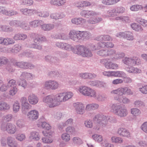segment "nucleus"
I'll return each mask as SVG.
<instances>
[{"mask_svg": "<svg viewBox=\"0 0 147 147\" xmlns=\"http://www.w3.org/2000/svg\"><path fill=\"white\" fill-rule=\"evenodd\" d=\"M65 16V15L63 13H51L50 15V17L51 18L55 20H57L64 18Z\"/></svg>", "mask_w": 147, "mask_h": 147, "instance_id": "c85d7f7f", "label": "nucleus"}, {"mask_svg": "<svg viewBox=\"0 0 147 147\" xmlns=\"http://www.w3.org/2000/svg\"><path fill=\"white\" fill-rule=\"evenodd\" d=\"M80 14L82 17L86 18H88L91 16H94L99 14L98 13L94 11L82 10L80 11Z\"/></svg>", "mask_w": 147, "mask_h": 147, "instance_id": "a211bd4d", "label": "nucleus"}, {"mask_svg": "<svg viewBox=\"0 0 147 147\" xmlns=\"http://www.w3.org/2000/svg\"><path fill=\"white\" fill-rule=\"evenodd\" d=\"M114 46V45L111 42L100 41L96 45L92 46L91 49L93 50H96L105 47L108 48H113Z\"/></svg>", "mask_w": 147, "mask_h": 147, "instance_id": "1a4fd4ad", "label": "nucleus"}, {"mask_svg": "<svg viewBox=\"0 0 147 147\" xmlns=\"http://www.w3.org/2000/svg\"><path fill=\"white\" fill-rule=\"evenodd\" d=\"M86 47L84 45H79L76 46V49H74L73 52L78 55L82 56Z\"/></svg>", "mask_w": 147, "mask_h": 147, "instance_id": "4be33fe9", "label": "nucleus"}, {"mask_svg": "<svg viewBox=\"0 0 147 147\" xmlns=\"http://www.w3.org/2000/svg\"><path fill=\"white\" fill-rule=\"evenodd\" d=\"M110 93L112 95L121 96L123 95H132L133 91L128 87H121L111 90Z\"/></svg>", "mask_w": 147, "mask_h": 147, "instance_id": "423d86ee", "label": "nucleus"}, {"mask_svg": "<svg viewBox=\"0 0 147 147\" xmlns=\"http://www.w3.org/2000/svg\"><path fill=\"white\" fill-rule=\"evenodd\" d=\"M48 137H42V142L45 144H50L51 143L53 142V139L51 137H49L48 138Z\"/></svg>", "mask_w": 147, "mask_h": 147, "instance_id": "338daca9", "label": "nucleus"}, {"mask_svg": "<svg viewBox=\"0 0 147 147\" xmlns=\"http://www.w3.org/2000/svg\"><path fill=\"white\" fill-rule=\"evenodd\" d=\"M92 138L95 141L98 143L101 142L103 140L102 136L96 134H93Z\"/></svg>", "mask_w": 147, "mask_h": 147, "instance_id": "a18cd8bd", "label": "nucleus"}, {"mask_svg": "<svg viewBox=\"0 0 147 147\" xmlns=\"http://www.w3.org/2000/svg\"><path fill=\"white\" fill-rule=\"evenodd\" d=\"M40 136L39 133L36 131H32L30 133L29 139L35 141H38L40 140Z\"/></svg>", "mask_w": 147, "mask_h": 147, "instance_id": "a878e982", "label": "nucleus"}, {"mask_svg": "<svg viewBox=\"0 0 147 147\" xmlns=\"http://www.w3.org/2000/svg\"><path fill=\"white\" fill-rule=\"evenodd\" d=\"M20 11L22 14L26 16H30L36 12V10L34 9L27 8L21 9Z\"/></svg>", "mask_w": 147, "mask_h": 147, "instance_id": "b1692460", "label": "nucleus"}, {"mask_svg": "<svg viewBox=\"0 0 147 147\" xmlns=\"http://www.w3.org/2000/svg\"><path fill=\"white\" fill-rule=\"evenodd\" d=\"M22 49V45L21 44H16L12 49L9 48L5 47L1 48L0 51L3 52L17 53Z\"/></svg>", "mask_w": 147, "mask_h": 147, "instance_id": "ddd939ff", "label": "nucleus"}, {"mask_svg": "<svg viewBox=\"0 0 147 147\" xmlns=\"http://www.w3.org/2000/svg\"><path fill=\"white\" fill-rule=\"evenodd\" d=\"M111 140L113 143L116 144H121L123 142V139L119 137L112 136L111 137Z\"/></svg>", "mask_w": 147, "mask_h": 147, "instance_id": "ea45409f", "label": "nucleus"}, {"mask_svg": "<svg viewBox=\"0 0 147 147\" xmlns=\"http://www.w3.org/2000/svg\"><path fill=\"white\" fill-rule=\"evenodd\" d=\"M41 28L44 31H49L54 28L55 25L52 23H43L41 25Z\"/></svg>", "mask_w": 147, "mask_h": 147, "instance_id": "393cba45", "label": "nucleus"}, {"mask_svg": "<svg viewBox=\"0 0 147 147\" xmlns=\"http://www.w3.org/2000/svg\"><path fill=\"white\" fill-rule=\"evenodd\" d=\"M134 106L137 107H144L145 106V103L141 100H135L134 103Z\"/></svg>", "mask_w": 147, "mask_h": 147, "instance_id": "052dcab7", "label": "nucleus"}, {"mask_svg": "<svg viewBox=\"0 0 147 147\" xmlns=\"http://www.w3.org/2000/svg\"><path fill=\"white\" fill-rule=\"evenodd\" d=\"M44 86L47 90H55L59 87V84L57 81L51 80L46 81L44 83Z\"/></svg>", "mask_w": 147, "mask_h": 147, "instance_id": "9d476101", "label": "nucleus"}, {"mask_svg": "<svg viewBox=\"0 0 147 147\" xmlns=\"http://www.w3.org/2000/svg\"><path fill=\"white\" fill-rule=\"evenodd\" d=\"M32 35L34 36V43L31 45V47L38 50H41L42 47L39 42L46 41L47 39L45 37L36 33H32Z\"/></svg>", "mask_w": 147, "mask_h": 147, "instance_id": "39448f33", "label": "nucleus"}, {"mask_svg": "<svg viewBox=\"0 0 147 147\" xmlns=\"http://www.w3.org/2000/svg\"><path fill=\"white\" fill-rule=\"evenodd\" d=\"M102 18L98 16H94L89 18L87 20L88 23L90 24H95L101 22Z\"/></svg>", "mask_w": 147, "mask_h": 147, "instance_id": "cd10ccee", "label": "nucleus"}, {"mask_svg": "<svg viewBox=\"0 0 147 147\" xmlns=\"http://www.w3.org/2000/svg\"><path fill=\"white\" fill-rule=\"evenodd\" d=\"M71 22L73 24L82 26L86 23V20L82 18L75 17L71 19Z\"/></svg>", "mask_w": 147, "mask_h": 147, "instance_id": "aec40b11", "label": "nucleus"}, {"mask_svg": "<svg viewBox=\"0 0 147 147\" xmlns=\"http://www.w3.org/2000/svg\"><path fill=\"white\" fill-rule=\"evenodd\" d=\"M130 26L133 30L137 32H141L143 30L141 25L137 23H133L131 24Z\"/></svg>", "mask_w": 147, "mask_h": 147, "instance_id": "f704fd0d", "label": "nucleus"}, {"mask_svg": "<svg viewBox=\"0 0 147 147\" xmlns=\"http://www.w3.org/2000/svg\"><path fill=\"white\" fill-rule=\"evenodd\" d=\"M73 95L70 91L60 93L55 95H50L44 97L43 101L49 108H54L59 105L61 102L67 101Z\"/></svg>", "mask_w": 147, "mask_h": 147, "instance_id": "f257e3e1", "label": "nucleus"}, {"mask_svg": "<svg viewBox=\"0 0 147 147\" xmlns=\"http://www.w3.org/2000/svg\"><path fill=\"white\" fill-rule=\"evenodd\" d=\"M15 138L18 141L22 142L26 139V136L25 134L19 133L16 134Z\"/></svg>", "mask_w": 147, "mask_h": 147, "instance_id": "a19ab883", "label": "nucleus"}, {"mask_svg": "<svg viewBox=\"0 0 147 147\" xmlns=\"http://www.w3.org/2000/svg\"><path fill=\"white\" fill-rule=\"evenodd\" d=\"M62 48L63 50H66L67 51H70L73 50L74 47L70 44L68 43L64 42Z\"/></svg>", "mask_w": 147, "mask_h": 147, "instance_id": "4d7b16f0", "label": "nucleus"}, {"mask_svg": "<svg viewBox=\"0 0 147 147\" xmlns=\"http://www.w3.org/2000/svg\"><path fill=\"white\" fill-rule=\"evenodd\" d=\"M96 75L94 73L88 72L79 73L78 74L79 78L84 79L92 80L96 78Z\"/></svg>", "mask_w": 147, "mask_h": 147, "instance_id": "6ab92c4d", "label": "nucleus"}, {"mask_svg": "<svg viewBox=\"0 0 147 147\" xmlns=\"http://www.w3.org/2000/svg\"><path fill=\"white\" fill-rule=\"evenodd\" d=\"M73 143L75 144L80 145L82 144L83 142L82 140L80 138L78 137H75L73 138L72 139Z\"/></svg>", "mask_w": 147, "mask_h": 147, "instance_id": "680f3d73", "label": "nucleus"}, {"mask_svg": "<svg viewBox=\"0 0 147 147\" xmlns=\"http://www.w3.org/2000/svg\"><path fill=\"white\" fill-rule=\"evenodd\" d=\"M110 109L112 112L121 118L125 117L128 114L127 109L123 107L121 105L117 104H113L111 106Z\"/></svg>", "mask_w": 147, "mask_h": 147, "instance_id": "20e7f679", "label": "nucleus"}, {"mask_svg": "<svg viewBox=\"0 0 147 147\" xmlns=\"http://www.w3.org/2000/svg\"><path fill=\"white\" fill-rule=\"evenodd\" d=\"M38 125V127L47 131L49 130L51 128V127L50 124L45 121L40 122Z\"/></svg>", "mask_w": 147, "mask_h": 147, "instance_id": "4c0bfd02", "label": "nucleus"}, {"mask_svg": "<svg viewBox=\"0 0 147 147\" xmlns=\"http://www.w3.org/2000/svg\"><path fill=\"white\" fill-rule=\"evenodd\" d=\"M107 49H103L100 50L97 52V54L98 55L102 57H107Z\"/></svg>", "mask_w": 147, "mask_h": 147, "instance_id": "774afa93", "label": "nucleus"}, {"mask_svg": "<svg viewBox=\"0 0 147 147\" xmlns=\"http://www.w3.org/2000/svg\"><path fill=\"white\" fill-rule=\"evenodd\" d=\"M123 63L128 66L138 65L141 63L140 59L136 57H125L123 60Z\"/></svg>", "mask_w": 147, "mask_h": 147, "instance_id": "6e6552de", "label": "nucleus"}, {"mask_svg": "<svg viewBox=\"0 0 147 147\" xmlns=\"http://www.w3.org/2000/svg\"><path fill=\"white\" fill-rule=\"evenodd\" d=\"M62 140L64 142H67L70 140L71 137L70 134L67 132L63 133L61 136Z\"/></svg>", "mask_w": 147, "mask_h": 147, "instance_id": "6e6d98bb", "label": "nucleus"}, {"mask_svg": "<svg viewBox=\"0 0 147 147\" xmlns=\"http://www.w3.org/2000/svg\"><path fill=\"white\" fill-rule=\"evenodd\" d=\"M1 129L6 131L9 134L13 135L17 131V128L15 125L11 123H2L1 126Z\"/></svg>", "mask_w": 147, "mask_h": 147, "instance_id": "0eeeda50", "label": "nucleus"}, {"mask_svg": "<svg viewBox=\"0 0 147 147\" xmlns=\"http://www.w3.org/2000/svg\"><path fill=\"white\" fill-rule=\"evenodd\" d=\"M107 117L102 114H98L95 115L93 118L94 122L100 124L101 123L102 127H105L107 124Z\"/></svg>", "mask_w": 147, "mask_h": 147, "instance_id": "9b49d317", "label": "nucleus"}, {"mask_svg": "<svg viewBox=\"0 0 147 147\" xmlns=\"http://www.w3.org/2000/svg\"><path fill=\"white\" fill-rule=\"evenodd\" d=\"M78 91L82 95L94 98L98 101H104L107 98L106 95L99 93L97 94L95 90L86 86H80Z\"/></svg>", "mask_w": 147, "mask_h": 147, "instance_id": "f03ea898", "label": "nucleus"}, {"mask_svg": "<svg viewBox=\"0 0 147 147\" xmlns=\"http://www.w3.org/2000/svg\"><path fill=\"white\" fill-rule=\"evenodd\" d=\"M126 70L129 73L133 74H139L142 72V71L140 69L137 67H134L133 66L127 67Z\"/></svg>", "mask_w": 147, "mask_h": 147, "instance_id": "bb28decb", "label": "nucleus"}, {"mask_svg": "<svg viewBox=\"0 0 147 147\" xmlns=\"http://www.w3.org/2000/svg\"><path fill=\"white\" fill-rule=\"evenodd\" d=\"M143 8L142 5L138 4H135L132 5L130 7V10L133 11H137Z\"/></svg>", "mask_w": 147, "mask_h": 147, "instance_id": "49530a36", "label": "nucleus"}, {"mask_svg": "<svg viewBox=\"0 0 147 147\" xmlns=\"http://www.w3.org/2000/svg\"><path fill=\"white\" fill-rule=\"evenodd\" d=\"M124 38L129 40H132L134 39L133 34L129 31L125 32Z\"/></svg>", "mask_w": 147, "mask_h": 147, "instance_id": "5fc2aeb1", "label": "nucleus"}, {"mask_svg": "<svg viewBox=\"0 0 147 147\" xmlns=\"http://www.w3.org/2000/svg\"><path fill=\"white\" fill-rule=\"evenodd\" d=\"M26 34L24 33H18L16 34L13 37V39L15 40H24L27 38Z\"/></svg>", "mask_w": 147, "mask_h": 147, "instance_id": "c756f323", "label": "nucleus"}, {"mask_svg": "<svg viewBox=\"0 0 147 147\" xmlns=\"http://www.w3.org/2000/svg\"><path fill=\"white\" fill-rule=\"evenodd\" d=\"M20 108V103L18 101H16L13 103V109L14 113L18 112Z\"/></svg>", "mask_w": 147, "mask_h": 147, "instance_id": "bf43d9fd", "label": "nucleus"}, {"mask_svg": "<svg viewBox=\"0 0 147 147\" xmlns=\"http://www.w3.org/2000/svg\"><path fill=\"white\" fill-rule=\"evenodd\" d=\"M92 36L91 33L87 31L71 30L69 33V37L76 42H80L82 40H87Z\"/></svg>", "mask_w": 147, "mask_h": 147, "instance_id": "7ed1b4c3", "label": "nucleus"}, {"mask_svg": "<svg viewBox=\"0 0 147 147\" xmlns=\"http://www.w3.org/2000/svg\"><path fill=\"white\" fill-rule=\"evenodd\" d=\"M136 21L144 27H147V20L140 17L136 18Z\"/></svg>", "mask_w": 147, "mask_h": 147, "instance_id": "de8ad7c7", "label": "nucleus"}, {"mask_svg": "<svg viewBox=\"0 0 147 147\" xmlns=\"http://www.w3.org/2000/svg\"><path fill=\"white\" fill-rule=\"evenodd\" d=\"M66 132L73 134L75 133L77 131L76 127L74 126H69L67 127L65 129Z\"/></svg>", "mask_w": 147, "mask_h": 147, "instance_id": "864d4df0", "label": "nucleus"}, {"mask_svg": "<svg viewBox=\"0 0 147 147\" xmlns=\"http://www.w3.org/2000/svg\"><path fill=\"white\" fill-rule=\"evenodd\" d=\"M92 55L93 54L91 50L86 47L82 57L89 58L92 57Z\"/></svg>", "mask_w": 147, "mask_h": 147, "instance_id": "3c124183", "label": "nucleus"}, {"mask_svg": "<svg viewBox=\"0 0 147 147\" xmlns=\"http://www.w3.org/2000/svg\"><path fill=\"white\" fill-rule=\"evenodd\" d=\"M16 125L20 129H22L25 126V123L22 119L18 120L16 122Z\"/></svg>", "mask_w": 147, "mask_h": 147, "instance_id": "0e129e2a", "label": "nucleus"}, {"mask_svg": "<svg viewBox=\"0 0 147 147\" xmlns=\"http://www.w3.org/2000/svg\"><path fill=\"white\" fill-rule=\"evenodd\" d=\"M1 31L7 32H12L13 29L11 27L7 25H1Z\"/></svg>", "mask_w": 147, "mask_h": 147, "instance_id": "13d9d810", "label": "nucleus"}, {"mask_svg": "<svg viewBox=\"0 0 147 147\" xmlns=\"http://www.w3.org/2000/svg\"><path fill=\"white\" fill-rule=\"evenodd\" d=\"M126 74L123 71H113V76L117 77L123 78L125 76Z\"/></svg>", "mask_w": 147, "mask_h": 147, "instance_id": "8fccbe9b", "label": "nucleus"}, {"mask_svg": "<svg viewBox=\"0 0 147 147\" xmlns=\"http://www.w3.org/2000/svg\"><path fill=\"white\" fill-rule=\"evenodd\" d=\"M43 23V21L40 20H35L30 21L29 23V26L30 27L33 28L37 27L40 26Z\"/></svg>", "mask_w": 147, "mask_h": 147, "instance_id": "7c9ffc66", "label": "nucleus"}, {"mask_svg": "<svg viewBox=\"0 0 147 147\" xmlns=\"http://www.w3.org/2000/svg\"><path fill=\"white\" fill-rule=\"evenodd\" d=\"M15 64L18 67L24 69H32L35 67L34 64L30 62L24 61L16 62Z\"/></svg>", "mask_w": 147, "mask_h": 147, "instance_id": "2eb2a0df", "label": "nucleus"}, {"mask_svg": "<svg viewBox=\"0 0 147 147\" xmlns=\"http://www.w3.org/2000/svg\"><path fill=\"white\" fill-rule=\"evenodd\" d=\"M15 42L14 40H13L11 38L8 37L4 38L3 37V39L2 40V44H3L4 45L8 46L13 45Z\"/></svg>", "mask_w": 147, "mask_h": 147, "instance_id": "2f4dec72", "label": "nucleus"}, {"mask_svg": "<svg viewBox=\"0 0 147 147\" xmlns=\"http://www.w3.org/2000/svg\"><path fill=\"white\" fill-rule=\"evenodd\" d=\"M10 106L7 103L3 101L0 102V110L5 111L8 110Z\"/></svg>", "mask_w": 147, "mask_h": 147, "instance_id": "09e8293b", "label": "nucleus"}, {"mask_svg": "<svg viewBox=\"0 0 147 147\" xmlns=\"http://www.w3.org/2000/svg\"><path fill=\"white\" fill-rule=\"evenodd\" d=\"M119 96L114 97V99L120 103L125 104H128L131 103V100L126 96L122 95L121 96Z\"/></svg>", "mask_w": 147, "mask_h": 147, "instance_id": "412c9836", "label": "nucleus"}, {"mask_svg": "<svg viewBox=\"0 0 147 147\" xmlns=\"http://www.w3.org/2000/svg\"><path fill=\"white\" fill-rule=\"evenodd\" d=\"M100 63L103 64L105 67L107 69H110L112 63L111 61H108L106 59H102L100 61Z\"/></svg>", "mask_w": 147, "mask_h": 147, "instance_id": "603ef678", "label": "nucleus"}, {"mask_svg": "<svg viewBox=\"0 0 147 147\" xmlns=\"http://www.w3.org/2000/svg\"><path fill=\"white\" fill-rule=\"evenodd\" d=\"M76 113L78 114L83 115L85 112L84 106L81 102H77L73 104Z\"/></svg>", "mask_w": 147, "mask_h": 147, "instance_id": "f3484780", "label": "nucleus"}, {"mask_svg": "<svg viewBox=\"0 0 147 147\" xmlns=\"http://www.w3.org/2000/svg\"><path fill=\"white\" fill-rule=\"evenodd\" d=\"M34 77V76L32 73L26 71L23 72L20 76L21 78L27 80H32Z\"/></svg>", "mask_w": 147, "mask_h": 147, "instance_id": "473e14b6", "label": "nucleus"}, {"mask_svg": "<svg viewBox=\"0 0 147 147\" xmlns=\"http://www.w3.org/2000/svg\"><path fill=\"white\" fill-rule=\"evenodd\" d=\"M73 120L72 119H68L64 123H61L58 125V127L59 128L62 129L66 126L69 125H71L73 123Z\"/></svg>", "mask_w": 147, "mask_h": 147, "instance_id": "58836bf2", "label": "nucleus"}, {"mask_svg": "<svg viewBox=\"0 0 147 147\" xmlns=\"http://www.w3.org/2000/svg\"><path fill=\"white\" fill-rule=\"evenodd\" d=\"M131 113L135 116H140L141 114V111L137 108H133L130 109Z\"/></svg>", "mask_w": 147, "mask_h": 147, "instance_id": "79ce46f5", "label": "nucleus"}, {"mask_svg": "<svg viewBox=\"0 0 147 147\" xmlns=\"http://www.w3.org/2000/svg\"><path fill=\"white\" fill-rule=\"evenodd\" d=\"M99 107V105L96 103H93L87 105L86 109L88 111L94 110L97 109Z\"/></svg>", "mask_w": 147, "mask_h": 147, "instance_id": "c9c22d12", "label": "nucleus"}, {"mask_svg": "<svg viewBox=\"0 0 147 147\" xmlns=\"http://www.w3.org/2000/svg\"><path fill=\"white\" fill-rule=\"evenodd\" d=\"M28 100L30 103L34 105L38 102V98L35 94L32 93L30 94L28 97Z\"/></svg>", "mask_w": 147, "mask_h": 147, "instance_id": "5701e85b", "label": "nucleus"}, {"mask_svg": "<svg viewBox=\"0 0 147 147\" xmlns=\"http://www.w3.org/2000/svg\"><path fill=\"white\" fill-rule=\"evenodd\" d=\"M26 115L29 120L34 121L38 118L39 113L36 109H34L28 111Z\"/></svg>", "mask_w": 147, "mask_h": 147, "instance_id": "4468645a", "label": "nucleus"}, {"mask_svg": "<svg viewBox=\"0 0 147 147\" xmlns=\"http://www.w3.org/2000/svg\"><path fill=\"white\" fill-rule=\"evenodd\" d=\"M96 40L100 41H112V38L109 36L108 35H101L96 38Z\"/></svg>", "mask_w": 147, "mask_h": 147, "instance_id": "72a5a7b5", "label": "nucleus"}, {"mask_svg": "<svg viewBox=\"0 0 147 147\" xmlns=\"http://www.w3.org/2000/svg\"><path fill=\"white\" fill-rule=\"evenodd\" d=\"M21 21L18 20H13L9 21V24L11 26L15 27H20Z\"/></svg>", "mask_w": 147, "mask_h": 147, "instance_id": "c03bdc74", "label": "nucleus"}, {"mask_svg": "<svg viewBox=\"0 0 147 147\" xmlns=\"http://www.w3.org/2000/svg\"><path fill=\"white\" fill-rule=\"evenodd\" d=\"M117 134L120 136L127 138H130L132 135L129 130L127 129L121 127L119 128L117 131Z\"/></svg>", "mask_w": 147, "mask_h": 147, "instance_id": "dca6fc26", "label": "nucleus"}, {"mask_svg": "<svg viewBox=\"0 0 147 147\" xmlns=\"http://www.w3.org/2000/svg\"><path fill=\"white\" fill-rule=\"evenodd\" d=\"M116 15L114 8L108 10L107 12L103 15V17L108 18L110 17H114Z\"/></svg>", "mask_w": 147, "mask_h": 147, "instance_id": "e433bc0d", "label": "nucleus"}, {"mask_svg": "<svg viewBox=\"0 0 147 147\" xmlns=\"http://www.w3.org/2000/svg\"><path fill=\"white\" fill-rule=\"evenodd\" d=\"M20 3L23 5L30 6L33 4V1L32 0H21Z\"/></svg>", "mask_w": 147, "mask_h": 147, "instance_id": "69168bd1", "label": "nucleus"}, {"mask_svg": "<svg viewBox=\"0 0 147 147\" xmlns=\"http://www.w3.org/2000/svg\"><path fill=\"white\" fill-rule=\"evenodd\" d=\"M37 15L39 17L46 18L48 17L49 16V13L46 11H36V12Z\"/></svg>", "mask_w": 147, "mask_h": 147, "instance_id": "37998d69", "label": "nucleus"}, {"mask_svg": "<svg viewBox=\"0 0 147 147\" xmlns=\"http://www.w3.org/2000/svg\"><path fill=\"white\" fill-rule=\"evenodd\" d=\"M20 102L22 107V112L23 114L25 115L29 110L30 109L31 105L28 102L26 98L25 97L21 98Z\"/></svg>", "mask_w": 147, "mask_h": 147, "instance_id": "f8f14e48", "label": "nucleus"}, {"mask_svg": "<svg viewBox=\"0 0 147 147\" xmlns=\"http://www.w3.org/2000/svg\"><path fill=\"white\" fill-rule=\"evenodd\" d=\"M125 55V53L122 52H119L116 53L114 55L113 58L115 59H120L123 57Z\"/></svg>", "mask_w": 147, "mask_h": 147, "instance_id": "e2e57ef3", "label": "nucleus"}]
</instances>
